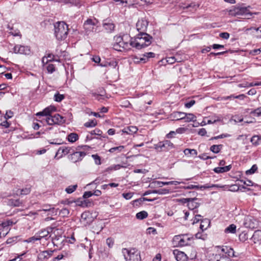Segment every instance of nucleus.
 I'll return each instance as SVG.
<instances>
[{
    "label": "nucleus",
    "instance_id": "f257e3e1",
    "mask_svg": "<svg viewBox=\"0 0 261 261\" xmlns=\"http://www.w3.org/2000/svg\"><path fill=\"white\" fill-rule=\"evenodd\" d=\"M113 48L118 51H127L131 49L132 37L127 34L116 36L114 38Z\"/></svg>",
    "mask_w": 261,
    "mask_h": 261
},
{
    "label": "nucleus",
    "instance_id": "f03ea898",
    "mask_svg": "<svg viewBox=\"0 0 261 261\" xmlns=\"http://www.w3.org/2000/svg\"><path fill=\"white\" fill-rule=\"evenodd\" d=\"M153 38L147 33H138L134 37H132V47L136 49H141L150 45Z\"/></svg>",
    "mask_w": 261,
    "mask_h": 261
},
{
    "label": "nucleus",
    "instance_id": "7ed1b4c3",
    "mask_svg": "<svg viewBox=\"0 0 261 261\" xmlns=\"http://www.w3.org/2000/svg\"><path fill=\"white\" fill-rule=\"evenodd\" d=\"M55 35L58 40H65L68 34V26L64 22H58L54 25Z\"/></svg>",
    "mask_w": 261,
    "mask_h": 261
},
{
    "label": "nucleus",
    "instance_id": "20e7f679",
    "mask_svg": "<svg viewBox=\"0 0 261 261\" xmlns=\"http://www.w3.org/2000/svg\"><path fill=\"white\" fill-rule=\"evenodd\" d=\"M250 7H242L232 6L229 9V17L230 16H242L244 18L249 19L253 14H257V12L251 13L249 8Z\"/></svg>",
    "mask_w": 261,
    "mask_h": 261
},
{
    "label": "nucleus",
    "instance_id": "39448f33",
    "mask_svg": "<svg viewBox=\"0 0 261 261\" xmlns=\"http://www.w3.org/2000/svg\"><path fill=\"white\" fill-rule=\"evenodd\" d=\"M122 253L127 261H141V260L140 252L135 248L131 249L123 248Z\"/></svg>",
    "mask_w": 261,
    "mask_h": 261
},
{
    "label": "nucleus",
    "instance_id": "423d86ee",
    "mask_svg": "<svg viewBox=\"0 0 261 261\" xmlns=\"http://www.w3.org/2000/svg\"><path fill=\"white\" fill-rule=\"evenodd\" d=\"M98 21L96 18H88L84 23L83 27L85 33L89 35L91 33H96L99 31Z\"/></svg>",
    "mask_w": 261,
    "mask_h": 261
},
{
    "label": "nucleus",
    "instance_id": "0eeeda50",
    "mask_svg": "<svg viewBox=\"0 0 261 261\" xmlns=\"http://www.w3.org/2000/svg\"><path fill=\"white\" fill-rule=\"evenodd\" d=\"M174 147V144L170 141L168 140L160 141L157 144L154 145V148L159 152H167Z\"/></svg>",
    "mask_w": 261,
    "mask_h": 261
},
{
    "label": "nucleus",
    "instance_id": "6e6552de",
    "mask_svg": "<svg viewBox=\"0 0 261 261\" xmlns=\"http://www.w3.org/2000/svg\"><path fill=\"white\" fill-rule=\"evenodd\" d=\"M190 240L187 236L185 234H180L175 236L173 238V244L176 247H182L188 244Z\"/></svg>",
    "mask_w": 261,
    "mask_h": 261
},
{
    "label": "nucleus",
    "instance_id": "1a4fd4ad",
    "mask_svg": "<svg viewBox=\"0 0 261 261\" xmlns=\"http://www.w3.org/2000/svg\"><path fill=\"white\" fill-rule=\"evenodd\" d=\"M86 155V153L84 151H78L74 150L73 149L71 153L68 155V159L72 162L75 163L81 162L83 159Z\"/></svg>",
    "mask_w": 261,
    "mask_h": 261
},
{
    "label": "nucleus",
    "instance_id": "9d476101",
    "mask_svg": "<svg viewBox=\"0 0 261 261\" xmlns=\"http://www.w3.org/2000/svg\"><path fill=\"white\" fill-rule=\"evenodd\" d=\"M149 21L145 18L139 19L136 23V28L139 33H146Z\"/></svg>",
    "mask_w": 261,
    "mask_h": 261
},
{
    "label": "nucleus",
    "instance_id": "9b49d317",
    "mask_svg": "<svg viewBox=\"0 0 261 261\" xmlns=\"http://www.w3.org/2000/svg\"><path fill=\"white\" fill-rule=\"evenodd\" d=\"M14 53L25 55H29L31 53L30 47L27 45H16L13 48Z\"/></svg>",
    "mask_w": 261,
    "mask_h": 261
},
{
    "label": "nucleus",
    "instance_id": "f8f14e48",
    "mask_svg": "<svg viewBox=\"0 0 261 261\" xmlns=\"http://www.w3.org/2000/svg\"><path fill=\"white\" fill-rule=\"evenodd\" d=\"M197 201H199L198 198H190L189 202L187 204V206L188 207L189 209L193 211L194 215H195V213H198L197 208L200 205V203Z\"/></svg>",
    "mask_w": 261,
    "mask_h": 261
},
{
    "label": "nucleus",
    "instance_id": "ddd939ff",
    "mask_svg": "<svg viewBox=\"0 0 261 261\" xmlns=\"http://www.w3.org/2000/svg\"><path fill=\"white\" fill-rule=\"evenodd\" d=\"M199 5L195 2H192L189 4H180V7L186 11L194 12L199 8Z\"/></svg>",
    "mask_w": 261,
    "mask_h": 261
},
{
    "label": "nucleus",
    "instance_id": "4468645a",
    "mask_svg": "<svg viewBox=\"0 0 261 261\" xmlns=\"http://www.w3.org/2000/svg\"><path fill=\"white\" fill-rule=\"evenodd\" d=\"M186 116V113L182 112L174 111L172 112L169 116V118L172 121H178L184 120Z\"/></svg>",
    "mask_w": 261,
    "mask_h": 261
},
{
    "label": "nucleus",
    "instance_id": "2eb2a0df",
    "mask_svg": "<svg viewBox=\"0 0 261 261\" xmlns=\"http://www.w3.org/2000/svg\"><path fill=\"white\" fill-rule=\"evenodd\" d=\"M73 148L70 147L62 146L60 147L56 154V156L59 155V158H62L64 155H67L68 153H71Z\"/></svg>",
    "mask_w": 261,
    "mask_h": 261
},
{
    "label": "nucleus",
    "instance_id": "dca6fc26",
    "mask_svg": "<svg viewBox=\"0 0 261 261\" xmlns=\"http://www.w3.org/2000/svg\"><path fill=\"white\" fill-rule=\"evenodd\" d=\"M54 251L55 250H47L41 251L38 254V258L41 260H47L53 256Z\"/></svg>",
    "mask_w": 261,
    "mask_h": 261
},
{
    "label": "nucleus",
    "instance_id": "f3484780",
    "mask_svg": "<svg viewBox=\"0 0 261 261\" xmlns=\"http://www.w3.org/2000/svg\"><path fill=\"white\" fill-rule=\"evenodd\" d=\"M173 253L177 261H187V255L182 251H180L177 249L173 250Z\"/></svg>",
    "mask_w": 261,
    "mask_h": 261
},
{
    "label": "nucleus",
    "instance_id": "a211bd4d",
    "mask_svg": "<svg viewBox=\"0 0 261 261\" xmlns=\"http://www.w3.org/2000/svg\"><path fill=\"white\" fill-rule=\"evenodd\" d=\"M155 54L152 52L146 53L142 55V57L139 59V60L136 61V62L145 63L148 61L149 58H154Z\"/></svg>",
    "mask_w": 261,
    "mask_h": 261
},
{
    "label": "nucleus",
    "instance_id": "6ab92c4d",
    "mask_svg": "<svg viewBox=\"0 0 261 261\" xmlns=\"http://www.w3.org/2000/svg\"><path fill=\"white\" fill-rule=\"evenodd\" d=\"M121 131L124 134L133 135L137 133V132L138 131V128L136 126H129L126 127H125Z\"/></svg>",
    "mask_w": 261,
    "mask_h": 261
},
{
    "label": "nucleus",
    "instance_id": "aec40b11",
    "mask_svg": "<svg viewBox=\"0 0 261 261\" xmlns=\"http://www.w3.org/2000/svg\"><path fill=\"white\" fill-rule=\"evenodd\" d=\"M48 229H51L52 228H48L47 230H41L37 233L38 236H39L40 240L42 239H45V240H47L50 237L49 231L48 230Z\"/></svg>",
    "mask_w": 261,
    "mask_h": 261
},
{
    "label": "nucleus",
    "instance_id": "412c9836",
    "mask_svg": "<svg viewBox=\"0 0 261 261\" xmlns=\"http://www.w3.org/2000/svg\"><path fill=\"white\" fill-rule=\"evenodd\" d=\"M252 239L254 241V243H261V230H257L254 231Z\"/></svg>",
    "mask_w": 261,
    "mask_h": 261
},
{
    "label": "nucleus",
    "instance_id": "4be33fe9",
    "mask_svg": "<svg viewBox=\"0 0 261 261\" xmlns=\"http://www.w3.org/2000/svg\"><path fill=\"white\" fill-rule=\"evenodd\" d=\"M242 173L240 171H237L234 173L233 175H229V178H231L234 179H231L230 180L235 181L236 182H240L242 184L243 180H241L240 178L242 177Z\"/></svg>",
    "mask_w": 261,
    "mask_h": 261
},
{
    "label": "nucleus",
    "instance_id": "5701e85b",
    "mask_svg": "<svg viewBox=\"0 0 261 261\" xmlns=\"http://www.w3.org/2000/svg\"><path fill=\"white\" fill-rule=\"evenodd\" d=\"M103 27L108 33H112L115 29V25L111 22H103Z\"/></svg>",
    "mask_w": 261,
    "mask_h": 261
},
{
    "label": "nucleus",
    "instance_id": "b1692460",
    "mask_svg": "<svg viewBox=\"0 0 261 261\" xmlns=\"http://www.w3.org/2000/svg\"><path fill=\"white\" fill-rule=\"evenodd\" d=\"M210 221L208 219H203L201 220L200 229L203 231V230L207 229L210 226Z\"/></svg>",
    "mask_w": 261,
    "mask_h": 261
},
{
    "label": "nucleus",
    "instance_id": "393cba45",
    "mask_svg": "<svg viewBox=\"0 0 261 261\" xmlns=\"http://www.w3.org/2000/svg\"><path fill=\"white\" fill-rule=\"evenodd\" d=\"M79 138V135L75 133H71L69 134L67 137V140L71 143H74L77 141Z\"/></svg>",
    "mask_w": 261,
    "mask_h": 261
},
{
    "label": "nucleus",
    "instance_id": "a878e982",
    "mask_svg": "<svg viewBox=\"0 0 261 261\" xmlns=\"http://www.w3.org/2000/svg\"><path fill=\"white\" fill-rule=\"evenodd\" d=\"M54 121L56 123V124H62L65 122V119H64V117L61 116L59 114H56L54 116H53Z\"/></svg>",
    "mask_w": 261,
    "mask_h": 261
},
{
    "label": "nucleus",
    "instance_id": "bb28decb",
    "mask_svg": "<svg viewBox=\"0 0 261 261\" xmlns=\"http://www.w3.org/2000/svg\"><path fill=\"white\" fill-rule=\"evenodd\" d=\"M230 179H229V181ZM242 184H241L240 182H238L236 184L230 183L229 182V191L236 192L238 191L240 189V186Z\"/></svg>",
    "mask_w": 261,
    "mask_h": 261
},
{
    "label": "nucleus",
    "instance_id": "cd10ccee",
    "mask_svg": "<svg viewBox=\"0 0 261 261\" xmlns=\"http://www.w3.org/2000/svg\"><path fill=\"white\" fill-rule=\"evenodd\" d=\"M49 207L48 209H44L43 211L44 212H48V215H51V216L57 215L58 213L59 209L51 207V205H49Z\"/></svg>",
    "mask_w": 261,
    "mask_h": 261
},
{
    "label": "nucleus",
    "instance_id": "c85d7f7f",
    "mask_svg": "<svg viewBox=\"0 0 261 261\" xmlns=\"http://www.w3.org/2000/svg\"><path fill=\"white\" fill-rule=\"evenodd\" d=\"M185 122H189L190 121L195 122L196 117L192 113H186V116L184 118Z\"/></svg>",
    "mask_w": 261,
    "mask_h": 261
},
{
    "label": "nucleus",
    "instance_id": "c756f323",
    "mask_svg": "<svg viewBox=\"0 0 261 261\" xmlns=\"http://www.w3.org/2000/svg\"><path fill=\"white\" fill-rule=\"evenodd\" d=\"M124 148V146L123 145H120L117 147H114L110 148L109 150V151L110 153H119L123 151Z\"/></svg>",
    "mask_w": 261,
    "mask_h": 261
},
{
    "label": "nucleus",
    "instance_id": "7c9ffc66",
    "mask_svg": "<svg viewBox=\"0 0 261 261\" xmlns=\"http://www.w3.org/2000/svg\"><path fill=\"white\" fill-rule=\"evenodd\" d=\"M214 171L217 173H223L228 171V166L224 167H218L214 169Z\"/></svg>",
    "mask_w": 261,
    "mask_h": 261
},
{
    "label": "nucleus",
    "instance_id": "2f4dec72",
    "mask_svg": "<svg viewBox=\"0 0 261 261\" xmlns=\"http://www.w3.org/2000/svg\"><path fill=\"white\" fill-rule=\"evenodd\" d=\"M136 217L139 220H143L148 217V213L145 211H143L137 213Z\"/></svg>",
    "mask_w": 261,
    "mask_h": 261
},
{
    "label": "nucleus",
    "instance_id": "473e14b6",
    "mask_svg": "<svg viewBox=\"0 0 261 261\" xmlns=\"http://www.w3.org/2000/svg\"><path fill=\"white\" fill-rule=\"evenodd\" d=\"M252 144L257 145L261 143V137L259 136H254L251 139Z\"/></svg>",
    "mask_w": 261,
    "mask_h": 261
},
{
    "label": "nucleus",
    "instance_id": "72a5a7b5",
    "mask_svg": "<svg viewBox=\"0 0 261 261\" xmlns=\"http://www.w3.org/2000/svg\"><path fill=\"white\" fill-rule=\"evenodd\" d=\"M50 115L48 109L47 108H45L42 111L39 112L36 114V116H39V118H40L41 116H45L46 117H47Z\"/></svg>",
    "mask_w": 261,
    "mask_h": 261
},
{
    "label": "nucleus",
    "instance_id": "f704fd0d",
    "mask_svg": "<svg viewBox=\"0 0 261 261\" xmlns=\"http://www.w3.org/2000/svg\"><path fill=\"white\" fill-rule=\"evenodd\" d=\"M9 204L14 206H19L22 205V202L19 199H10L9 200Z\"/></svg>",
    "mask_w": 261,
    "mask_h": 261
},
{
    "label": "nucleus",
    "instance_id": "c9c22d12",
    "mask_svg": "<svg viewBox=\"0 0 261 261\" xmlns=\"http://www.w3.org/2000/svg\"><path fill=\"white\" fill-rule=\"evenodd\" d=\"M184 153L186 155L191 154L196 156L197 155V151L196 149H194L186 148L184 150Z\"/></svg>",
    "mask_w": 261,
    "mask_h": 261
},
{
    "label": "nucleus",
    "instance_id": "e433bc0d",
    "mask_svg": "<svg viewBox=\"0 0 261 261\" xmlns=\"http://www.w3.org/2000/svg\"><path fill=\"white\" fill-rule=\"evenodd\" d=\"M222 147V145H213L210 147V150L214 153H218Z\"/></svg>",
    "mask_w": 261,
    "mask_h": 261
},
{
    "label": "nucleus",
    "instance_id": "4c0bfd02",
    "mask_svg": "<svg viewBox=\"0 0 261 261\" xmlns=\"http://www.w3.org/2000/svg\"><path fill=\"white\" fill-rule=\"evenodd\" d=\"M97 125V121L93 119L91 120L84 124V126L86 127H94Z\"/></svg>",
    "mask_w": 261,
    "mask_h": 261
},
{
    "label": "nucleus",
    "instance_id": "58836bf2",
    "mask_svg": "<svg viewBox=\"0 0 261 261\" xmlns=\"http://www.w3.org/2000/svg\"><path fill=\"white\" fill-rule=\"evenodd\" d=\"M65 98V96L63 94H61L59 93H56L54 95V100L57 102H61Z\"/></svg>",
    "mask_w": 261,
    "mask_h": 261
},
{
    "label": "nucleus",
    "instance_id": "ea45409f",
    "mask_svg": "<svg viewBox=\"0 0 261 261\" xmlns=\"http://www.w3.org/2000/svg\"><path fill=\"white\" fill-rule=\"evenodd\" d=\"M10 229V228L8 227L5 228L0 226V238L2 237H5L9 232Z\"/></svg>",
    "mask_w": 261,
    "mask_h": 261
},
{
    "label": "nucleus",
    "instance_id": "a19ab883",
    "mask_svg": "<svg viewBox=\"0 0 261 261\" xmlns=\"http://www.w3.org/2000/svg\"><path fill=\"white\" fill-rule=\"evenodd\" d=\"M45 68L49 73H53L56 70L55 66L53 64H47L46 66H45Z\"/></svg>",
    "mask_w": 261,
    "mask_h": 261
},
{
    "label": "nucleus",
    "instance_id": "79ce46f5",
    "mask_svg": "<svg viewBox=\"0 0 261 261\" xmlns=\"http://www.w3.org/2000/svg\"><path fill=\"white\" fill-rule=\"evenodd\" d=\"M250 113L254 116L259 117L261 116V107L256 109L252 110Z\"/></svg>",
    "mask_w": 261,
    "mask_h": 261
},
{
    "label": "nucleus",
    "instance_id": "37998d69",
    "mask_svg": "<svg viewBox=\"0 0 261 261\" xmlns=\"http://www.w3.org/2000/svg\"><path fill=\"white\" fill-rule=\"evenodd\" d=\"M77 185H70L68 187H67L65 189V191L68 194H71L73 193L77 188Z\"/></svg>",
    "mask_w": 261,
    "mask_h": 261
},
{
    "label": "nucleus",
    "instance_id": "c03bdc74",
    "mask_svg": "<svg viewBox=\"0 0 261 261\" xmlns=\"http://www.w3.org/2000/svg\"><path fill=\"white\" fill-rule=\"evenodd\" d=\"M13 224V222L12 221L10 220H8L7 221H5L3 222L1 225V227H5V228H10L11 226H12Z\"/></svg>",
    "mask_w": 261,
    "mask_h": 261
},
{
    "label": "nucleus",
    "instance_id": "a18cd8bd",
    "mask_svg": "<svg viewBox=\"0 0 261 261\" xmlns=\"http://www.w3.org/2000/svg\"><path fill=\"white\" fill-rule=\"evenodd\" d=\"M180 61L178 60V59L175 56L169 57L167 58V62L170 64H173L175 62H179Z\"/></svg>",
    "mask_w": 261,
    "mask_h": 261
},
{
    "label": "nucleus",
    "instance_id": "49530a36",
    "mask_svg": "<svg viewBox=\"0 0 261 261\" xmlns=\"http://www.w3.org/2000/svg\"><path fill=\"white\" fill-rule=\"evenodd\" d=\"M68 254L67 252H62L61 254L58 255L57 257L53 258V261H59L65 257H68Z\"/></svg>",
    "mask_w": 261,
    "mask_h": 261
},
{
    "label": "nucleus",
    "instance_id": "de8ad7c7",
    "mask_svg": "<svg viewBox=\"0 0 261 261\" xmlns=\"http://www.w3.org/2000/svg\"><path fill=\"white\" fill-rule=\"evenodd\" d=\"M123 167V166H121L119 164L117 165H113L109 167L107 169V171H112V170H117L120 169L121 168Z\"/></svg>",
    "mask_w": 261,
    "mask_h": 261
},
{
    "label": "nucleus",
    "instance_id": "09e8293b",
    "mask_svg": "<svg viewBox=\"0 0 261 261\" xmlns=\"http://www.w3.org/2000/svg\"><path fill=\"white\" fill-rule=\"evenodd\" d=\"M257 168H258L257 165L254 164L251 167V168L249 170H248L246 171V174L247 175L253 174L257 170Z\"/></svg>",
    "mask_w": 261,
    "mask_h": 261
},
{
    "label": "nucleus",
    "instance_id": "8fccbe9b",
    "mask_svg": "<svg viewBox=\"0 0 261 261\" xmlns=\"http://www.w3.org/2000/svg\"><path fill=\"white\" fill-rule=\"evenodd\" d=\"M231 251L232 252L231 256L232 257H238V258L237 259H232V260H230V261H238L239 259L240 258L239 257L240 254L238 253L236 254V252H234L233 249L232 248H229V256H231V255H230Z\"/></svg>",
    "mask_w": 261,
    "mask_h": 261
},
{
    "label": "nucleus",
    "instance_id": "3c124183",
    "mask_svg": "<svg viewBox=\"0 0 261 261\" xmlns=\"http://www.w3.org/2000/svg\"><path fill=\"white\" fill-rule=\"evenodd\" d=\"M246 97V96L244 94H240L238 95H235L234 94H231V95H229V100H231L232 98H233V99L237 98V99H239L240 100H244Z\"/></svg>",
    "mask_w": 261,
    "mask_h": 261
},
{
    "label": "nucleus",
    "instance_id": "603ef678",
    "mask_svg": "<svg viewBox=\"0 0 261 261\" xmlns=\"http://www.w3.org/2000/svg\"><path fill=\"white\" fill-rule=\"evenodd\" d=\"M59 213L63 217H68L69 214V211L67 208H63L60 211Z\"/></svg>",
    "mask_w": 261,
    "mask_h": 261
},
{
    "label": "nucleus",
    "instance_id": "864d4df0",
    "mask_svg": "<svg viewBox=\"0 0 261 261\" xmlns=\"http://www.w3.org/2000/svg\"><path fill=\"white\" fill-rule=\"evenodd\" d=\"M84 199V198H83H83H78L76 200H74L73 203H75L76 204V205L77 206H80L84 207V202H83Z\"/></svg>",
    "mask_w": 261,
    "mask_h": 261
},
{
    "label": "nucleus",
    "instance_id": "5fc2aeb1",
    "mask_svg": "<svg viewBox=\"0 0 261 261\" xmlns=\"http://www.w3.org/2000/svg\"><path fill=\"white\" fill-rule=\"evenodd\" d=\"M45 121H46V123L49 125L56 124V123L54 121V118H53V116H51V115H50V116H48L47 117H46Z\"/></svg>",
    "mask_w": 261,
    "mask_h": 261
},
{
    "label": "nucleus",
    "instance_id": "6e6d98bb",
    "mask_svg": "<svg viewBox=\"0 0 261 261\" xmlns=\"http://www.w3.org/2000/svg\"><path fill=\"white\" fill-rule=\"evenodd\" d=\"M31 192V188L30 187H26L25 188L22 189L20 190V194L21 195H26L29 194Z\"/></svg>",
    "mask_w": 261,
    "mask_h": 261
},
{
    "label": "nucleus",
    "instance_id": "4d7b16f0",
    "mask_svg": "<svg viewBox=\"0 0 261 261\" xmlns=\"http://www.w3.org/2000/svg\"><path fill=\"white\" fill-rule=\"evenodd\" d=\"M92 157L94 160L95 163L96 165H99L101 164V163L100 157L98 155H97V154H92Z\"/></svg>",
    "mask_w": 261,
    "mask_h": 261
},
{
    "label": "nucleus",
    "instance_id": "13d9d810",
    "mask_svg": "<svg viewBox=\"0 0 261 261\" xmlns=\"http://www.w3.org/2000/svg\"><path fill=\"white\" fill-rule=\"evenodd\" d=\"M84 207H88L92 206L93 205V203L92 201H90L89 199H84Z\"/></svg>",
    "mask_w": 261,
    "mask_h": 261
},
{
    "label": "nucleus",
    "instance_id": "bf43d9fd",
    "mask_svg": "<svg viewBox=\"0 0 261 261\" xmlns=\"http://www.w3.org/2000/svg\"><path fill=\"white\" fill-rule=\"evenodd\" d=\"M91 135H97L99 136H102V132L98 128H95L94 130H92L90 132Z\"/></svg>",
    "mask_w": 261,
    "mask_h": 261
},
{
    "label": "nucleus",
    "instance_id": "052dcab7",
    "mask_svg": "<svg viewBox=\"0 0 261 261\" xmlns=\"http://www.w3.org/2000/svg\"><path fill=\"white\" fill-rule=\"evenodd\" d=\"M17 237L9 238L6 241V244L12 245L17 242Z\"/></svg>",
    "mask_w": 261,
    "mask_h": 261
},
{
    "label": "nucleus",
    "instance_id": "680f3d73",
    "mask_svg": "<svg viewBox=\"0 0 261 261\" xmlns=\"http://www.w3.org/2000/svg\"><path fill=\"white\" fill-rule=\"evenodd\" d=\"M67 2L77 7L81 6V1L80 0H67Z\"/></svg>",
    "mask_w": 261,
    "mask_h": 261
},
{
    "label": "nucleus",
    "instance_id": "e2e57ef3",
    "mask_svg": "<svg viewBox=\"0 0 261 261\" xmlns=\"http://www.w3.org/2000/svg\"><path fill=\"white\" fill-rule=\"evenodd\" d=\"M66 53H67L65 51H62L61 50H59V48H57L56 49L57 56L58 57H65Z\"/></svg>",
    "mask_w": 261,
    "mask_h": 261
},
{
    "label": "nucleus",
    "instance_id": "0e129e2a",
    "mask_svg": "<svg viewBox=\"0 0 261 261\" xmlns=\"http://www.w3.org/2000/svg\"><path fill=\"white\" fill-rule=\"evenodd\" d=\"M202 216L200 215L196 214L195 215V217L194 219L192 220V224H194L195 223H198V222L200 221L202 219H201V218Z\"/></svg>",
    "mask_w": 261,
    "mask_h": 261
},
{
    "label": "nucleus",
    "instance_id": "69168bd1",
    "mask_svg": "<svg viewBox=\"0 0 261 261\" xmlns=\"http://www.w3.org/2000/svg\"><path fill=\"white\" fill-rule=\"evenodd\" d=\"M213 187L215 188H221L223 190H227L228 188V186L221 184H213Z\"/></svg>",
    "mask_w": 261,
    "mask_h": 261
},
{
    "label": "nucleus",
    "instance_id": "338daca9",
    "mask_svg": "<svg viewBox=\"0 0 261 261\" xmlns=\"http://www.w3.org/2000/svg\"><path fill=\"white\" fill-rule=\"evenodd\" d=\"M13 116V112L11 110H8L5 116V118L7 120L12 118Z\"/></svg>",
    "mask_w": 261,
    "mask_h": 261
},
{
    "label": "nucleus",
    "instance_id": "774afa93",
    "mask_svg": "<svg viewBox=\"0 0 261 261\" xmlns=\"http://www.w3.org/2000/svg\"><path fill=\"white\" fill-rule=\"evenodd\" d=\"M106 243L110 248H112L114 245V242L113 239L111 238H109L106 240Z\"/></svg>",
    "mask_w": 261,
    "mask_h": 261
}]
</instances>
